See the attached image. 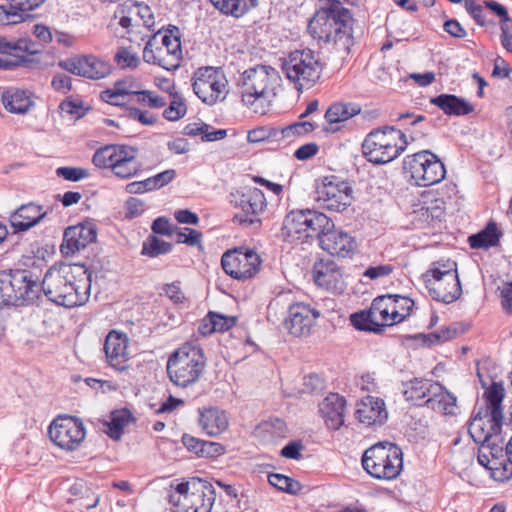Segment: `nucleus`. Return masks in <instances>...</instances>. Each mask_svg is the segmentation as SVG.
Returning <instances> with one entry per match:
<instances>
[{
    "label": "nucleus",
    "instance_id": "nucleus-10",
    "mask_svg": "<svg viewBox=\"0 0 512 512\" xmlns=\"http://www.w3.org/2000/svg\"><path fill=\"white\" fill-rule=\"evenodd\" d=\"M281 236L288 243H308L320 239V212L314 209L291 210L286 214Z\"/></svg>",
    "mask_w": 512,
    "mask_h": 512
},
{
    "label": "nucleus",
    "instance_id": "nucleus-16",
    "mask_svg": "<svg viewBox=\"0 0 512 512\" xmlns=\"http://www.w3.org/2000/svg\"><path fill=\"white\" fill-rule=\"evenodd\" d=\"M231 203L240 208L233 217L234 222L245 225L260 224L257 217L266 208L264 193L258 188H248L246 191H236L231 194Z\"/></svg>",
    "mask_w": 512,
    "mask_h": 512
},
{
    "label": "nucleus",
    "instance_id": "nucleus-61",
    "mask_svg": "<svg viewBox=\"0 0 512 512\" xmlns=\"http://www.w3.org/2000/svg\"><path fill=\"white\" fill-rule=\"evenodd\" d=\"M393 272V267L391 265H379V266H370L368 267L363 276L368 277L370 279H377L381 277H385L390 275Z\"/></svg>",
    "mask_w": 512,
    "mask_h": 512
},
{
    "label": "nucleus",
    "instance_id": "nucleus-2",
    "mask_svg": "<svg viewBox=\"0 0 512 512\" xmlns=\"http://www.w3.org/2000/svg\"><path fill=\"white\" fill-rule=\"evenodd\" d=\"M238 86L243 105L253 113L264 115L276 99L281 77L271 66L256 65L241 74Z\"/></svg>",
    "mask_w": 512,
    "mask_h": 512
},
{
    "label": "nucleus",
    "instance_id": "nucleus-36",
    "mask_svg": "<svg viewBox=\"0 0 512 512\" xmlns=\"http://www.w3.org/2000/svg\"><path fill=\"white\" fill-rule=\"evenodd\" d=\"M433 384L432 380L414 378L404 383L403 395L407 401L415 405H422L421 402L425 404V400L430 396Z\"/></svg>",
    "mask_w": 512,
    "mask_h": 512
},
{
    "label": "nucleus",
    "instance_id": "nucleus-25",
    "mask_svg": "<svg viewBox=\"0 0 512 512\" xmlns=\"http://www.w3.org/2000/svg\"><path fill=\"white\" fill-rule=\"evenodd\" d=\"M356 419L366 427L382 426L388 419V412L383 399L366 396L356 404Z\"/></svg>",
    "mask_w": 512,
    "mask_h": 512
},
{
    "label": "nucleus",
    "instance_id": "nucleus-49",
    "mask_svg": "<svg viewBox=\"0 0 512 512\" xmlns=\"http://www.w3.org/2000/svg\"><path fill=\"white\" fill-rule=\"evenodd\" d=\"M256 6L257 0H231L229 9L227 10L226 14L239 17Z\"/></svg>",
    "mask_w": 512,
    "mask_h": 512
},
{
    "label": "nucleus",
    "instance_id": "nucleus-58",
    "mask_svg": "<svg viewBox=\"0 0 512 512\" xmlns=\"http://www.w3.org/2000/svg\"><path fill=\"white\" fill-rule=\"evenodd\" d=\"M393 304L392 308L395 307V310H399L404 313L405 318L410 315L412 308L414 306V302L412 299L400 295H392Z\"/></svg>",
    "mask_w": 512,
    "mask_h": 512
},
{
    "label": "nucleus",
    "instance_id": "nucleus-26",
    "mask_svg": "<svg viewBox=\"0 0 512 512\" xmlns=\"http://www.w3.org/2000/svg\"><path fill=\"white\" fill-rule=\"evenodd\" d=\"M346 399L339 393H329L322 400V420L330 431H336L344 424Z\"/></svg>",
    "mask_w": 512,
    "mask_h": 512
},
{
    "label": "nucleus",
    "instance_id": "nucleus-52",
    "mask_svg": "<svg viewBox=\"0 0 512 512\" xmlns=\"http://www.w3.org/2000/svg\"><path fill=\"white\" fill-rule=\"evenodd\" d=\"M211 319L214 321L216 332H224L233 327L237 318L211 312Z\"/></svg>",
    "mask_w": 512,
    "mask_h": 512
},
{
    "label": "nucleus",
    "instance_id": "nucleus-59",
    "mask_svg": "<svg viewBox=\"0 0 512 512\" xmlns=\"http://www.w3.org/2000/svg\"><path fill=\"white\" fill-rule=\"evenodd\" d=\"M319 151V146L316 143H307L300 146L295 152L294 157L297 160L305 161L315 156Z\"/></svg>",
    "mask_w": 512,
    "mask_h": 512
},
{
    "label": "nucleus",
    "instance_id": "nucleus-45",
    "mask_svg": "<svg viewBox=\"0 0 512 512\" xmlns=\"http://www.w3.org/2000/svg\"><path fill=\"white\" fill-rule=\"evenodd\" d=\"M268 482L280 491L296 494L300 490L298 481L279 473L268 475Z\"/></svg>",
    "mask_w": 512,
    "mask_h": 512
},
{
    "label": "nucleus",
    "instance_id": "nucleus-31",
    "mask_svg": "<svg viewBox=\"0 0 512 512\" xmlns=\"http://www.w3.org/2000/svg\"><path fill=\"white\" fill-rule=\"evenodd\" d=\"M503 442L504 439L499 436L498 439H493L487 443L493 459V473H491V476L498 481L509 480L512 477V464L508 461V457L505 458Z\"/></svg>",
    "mask_w": 512,
    "mask_h": 512
},
{
    "label": "nucleus",
    "instance_id": "nucleus-5",
    "mask_svg": "<svg viewBox=\"0 0 512 512\" xmlns=\"http://www.w3.org/2000/svg\"><path fill=\"white\" fill-rule=\"evenodd\" d=\"M205 367L203 350L191 344H184L170 355L166 369L173 384L187 387L201 378Z\"/></svg>",
    "mask_w": 512,
    "mask_h": 512
},
{
    "label": "nucleus",
    "instance_id": "nucleus-30",
    "mask_svg": "<svg viewBox=\"0 0 512 512\" xmlns=\"http://www.w3.org/2000/svg\"><path fill=\"white\" fill-rule=\"evenodd\" d=\"M430 396L425 400V405L435 412L443 415H453L456 410V397L447 391L441 384L434 382L431 386Z\"/></svg>",
    "mask_w": 512,
    "mask_h": 512
},
{
    "label": "nucleus",
    "instance_id": "nucleus-56",
    "mask_svg": "<svg viewBox=\"0 0 512 512\" xmlns=\"http://www.w3.org/2000/svg\"><path fill=\"white\" fill-rule=\"evenodd\" d=\"M179 242L186 243L190 246H197L201 244L202 234L194 229L184 228L183 232L179 233Z\"/></svg>",
    "mask_w": 512,
    "mask_h": 512
},
{
    "label": "nucleus",
    "instance_id": "nucleus-42",
    "mask_svg": "<svg viewBox=\"0 0 512 512\" xmlns=\"http://www.w3.org/2000/svg\"><path fill=\"white\" fill-rule=\"evenodd\" d=\"M172 250V244L168 243L156 236H149L142 246L141 253L149 257H158L167 254Z\"/></svg>",
    "mask_w": 512,
    "mask_h": 512
},
{
    "label": "nucleus",
    "instance_id": "nucleus-1",
    "mask_svg": "<svg viewBox=\"0 0 512 512\" xmlns=\"http://www.w3.org/2000/svg\"><path fill=\"white\" fill-rule=\"evenodd\" d=\"M91 289V273L83 265L51 267L39 277L27 269L0 271V302L4 305H28L45 296L57 305L76 307L84 304Z\"/></svg>",
    "mask_w": 512,
    "mask_h": 512
},
{
    "label": "nucleus",
    "instance_id": "nucleus-4",
    "mask_svg": "<svg viewBox=\"0 0 512 512\" xmlns=\"http://www.w3.org/2000/svg\"><path fill=\"white\" fill-rule=\"evenodd\" d=\"M361 461L364 470L373 478L393 480L403 469V452L398 445L382 441L366 449Z\"/></svg>",
    "mask_w": 512,
    "mask_h": 512
},
{
    "label": "nucleus",
    "instance_id": "nucleus-47",
    "mask_svg": "<svg viewBox=\"0 0 512 512\" xmlns=\"http://www.w3.org/2000/svg\"><path fill=\"white\" fill-rule=\"evenodd\" d=\"M123 116L128 120L137 121L145 126H151L157 122V116L136 107H128Z\"/></svg>",
    "mask_w": 512,
    "mask_h": 512
},
{
    "label": "nucleus",
    "instance_id": "nucleus-22",
    "mask_svg": "<svg viewBox=\"0 0 512 512\" xmlns=\"http://www.w3.org/2000/svg\"><path fill=\"white\" fill-rule=\"evenodd\" d=\"M129 339L126 334L117 331L108 333L104 343V351L108 364L115 370L123 372L129 367Z\"/></svg>",
    "mask_w": 512,
    "mask_h": 512
},
{
    "label": "nucleus",
    "instance_id": "nucleus-15",
    "mask_svg": "<svg viewBox=\"0 0 512 512\" xmlns=\"http://www.w3.org/2000/svg\"><path fill=\"white\" fill-rule=\"evenodd\" d=\"M262 260L258 253L245 248L226 251L221 258L225 273L237 280L252 278L260 270Z\"/></svg>",
    "mask_w": 512,
    "mask_h": 512
},
{
    "label": "nucleus",
    "instance_id": "nucleus-54",
    "mask_svg": "<svg viewBox=\"0 0 512 512\" xmlns=\"http://www.w3.org/2000/svg\"><path fill=\"white\" fill-rule=\"evenodd\" d=\"M116 93L120 94L122 97L126 95H136V92L139 90L137 83H135L132 79H123L117 81L113 87Z\"/></svg>",
    "mask_w": 512,
    "mask_h": 512
},
{
    "label": "nucleus",
    "instance_id": "nucleus-18",
    "mask_svg": "<svg viewBox=\"0 0 512 512\" xmlns=\"http://www.w3.org/2000/svg\"><path fill=\"white\" fill-rule=\"evenodd\" d=\"M353 190L348 182L335 176L322 179V209L343 211L351 205Z\"/></svg>",
    "mask_w": 512,
    "mask_h": 512
},
{
    "label": "nucleus",
    "instance_id": "nucleus-8",
    "mask_svg": "<svg viewBox=\"0 0 512 512\" xmlns=\"http://www.w3.org/2000/svg\"><path fill=\"white\" fill-rule=\"evenodd\" d=\"M403 173L414 185L429 187L445 178L446 169L436 154L423 150L404 158Z\"/></svg>",
    "mask_w": 512,
    "mask_h": 512
},
{
    "label": "nucleus",
    "instance_id": "nucleus-17",
    "mask_svg": "<svg viewBox=\"0 0 512 512\" xmlns=\"http://www.w3.org/2000/svg\"><path fill=\"white\" fill-rule=\"evenodd\" d=\"M320 316L316 308L309 304L294 303L289 306L284 320L285 329L295 337H308L316 329L317 319Z\"/></svg>",
    "mask_w": 512,
    "mask_h": 512
},
{
    "label": "nucleus",
    "instance_id": "nucleus-35",
    "mask_svg": "<svg viewBox=\"0 0 512 512\" xmlns=\"http://www.w3.org/2000/svg\"><path fill=\"white\" fill-rule=\"evenodd\" d=\"M502 232L494 221L488 222L480 232L469 236L468 243L473 249H488L499 244Z\"/></svg>",
    "mask_w": 512,
    "mask_h": 512
},
{
    "label": "nucleus",
    "instance_id": "nucleus-29",
    "mask_svg": "<svg viewBox=\"0 0 512 512\" xmlns=\"http://www.w3.org/2000/svg\"><path fill=\"white\" fill-rule=\"evenodd\" d=\"M199 425L205 434L216 437L227 430L229 420L225 411L210 407L200 412Z\"/></svg>",
    "mask_w": 512,
    "mask_h": 512
},
{
    "label": "nucleus",
    "instance_id": "nucleus-50",
    "mask_svg": "<svg viewBox=\"0 0 512 512\" xmlns=\"http://www.w3.org/2000/svg\"><path fill=\"white\" fill-rule=\"evenodd\" d=\"M56 175L68 181H79L87 176L86 170L75 167H59L56 169Z\"/></svg>",
    "mask_w": 512,
    "mask_h": 512
},
{
    "label": "nucleus",
    "instance_id": "nucleus-40",
    "mask_svg": "<svg viewBox=\"0 0 512 512\" xmlns=\"http://www.w3.org/2000/svg\"><path fill=\"white\" fill-rule=\"evenodd\" d=\"M132 420V414L126 409L117 410L112 413L111 420L107 424L106 433L114 440H119L123 434L124 428L129 425Z\"/></svg>",
    "mask_w": 512,
    "mask_h": 512
},
{
    "label": "nucleus",
    "instance_id": "nucleus-28",
    "mask_svg": "<svg viewBox=\"0 0 512 512\" xmlns=\"http://www.w3.org/2000/svg\"><path fill=\"white\" fill-rule=\"evenodd\" d=\"M8 5H0V24L15 25L27 19L28 12L38 8L45 0H6Z\"/></svg>",
    "mask_w": 512,
    "mask_h": 512
},
{
    "label": "nucleus",
    "instance_id": "nucleus-23",
    "mask_svg": "<svg viewBox=\"0 0 512 512\" xmlns=\"http://www.w3.org/2000/svg\"><path fill=\"white\" fill-rule=\"evenodd\" d=\"M504 417L492 419V414L487 411H479L471 420L468 432L475 443H488L501 436Z\"/></svg>",
    "mask_w": 512,
    "mask_h": 512
},
{
    "label": "nucleus",
    "instance_id": "nucleus-12",
    "mask_svg": "<svg viewBox=\"0 0 512 512\" xmlns=\"http://www.w3.org/2000/svg\"><path fill=\"white\" fill-rule=\"evenodd\" d=\"M195 95L206 105L223 102L228 93V80L221 68L205 66L198 68L192 77Z\"/></svg>",
    "mask_w": 512,
    "mask_h": 512
},
{
    "label": "nucleus",
    "instance_id": "nucleus-53",
    "mask_svg": "<svg viewBox=\"0 0 512 512\" xmlns=\"http://www.w3.org/2000/svg\"><path fill=\"white\" fill-rule=\"evenodd\" d=\"M176 177V171L174 169H168L155 176L150 177L152 188L154 190L160 189L165 185L169 184Z\"/></svg>",
    "mask_w": 512,
    "mask_h": 512
},
{
    "label": "nucleus",
    "instance_id": "nucleus-9",
    "mask_svg": "<svg viewBox=\"0 0 512 512\" xmlns=\"http://www.w3.org/2000/svg\"><path fill=\"white\" fill-rule=\"evenodd\" d=\"M425 284L429 295L438 302L450 304L460 298L462 294L455 262L437 265L426 272Z\"/></svg>",
    "mask_w": 512,
    "mask_h": 512
},
{
    "label": "nucleus",
    "instance_id": "nucleus-21",
    "mask_svg": "<svg viewBox=\"0 0 512 512\" xmlns=\"http://www.w3.org/2000/svg\"><path fill=\"white\" fill-rule=\"evenodd\" d=\"M97 231L94 223L86 221L65 229L61 252L69 255L84 249L96 240Z\"/></svg>",
    "mask_w": 512,
    "mask_h": 512
},
{
    "label": "nucleus",
    "instance_id": "nucleus-41",
    "mask_svg": "<svg viewBox=\"0 0 512 512\" xmlns=\"http://www.w3.org/2000/svg\"><path fill=\"white\" fill-rule=\"evenodd\" d=\"M184 132L189 136H201L203 141L213 142L217 140H221L226 137L227 131L225 129H218L210 131V126L205 123L197 124H188L184 128Z\"/></svg>",
    "mask_w": 512,
    "mask_h": 512
},
{
    "label": "nucleus",
    "instance_id": "nucleus-60",
    "mask_svg": "<svg viewBox=\"0 0 512 512\" xmlns=\"http://www.w3.org/2000/svg\"><path fill=\"white\" fill-rule=\"evenodd\" d=\"M163 291L174 303H181L185 299L184 293L181 290L180 282H173L165 284Z\"/></svg>",
    "mask_w": 512,
    "mask_h": 512
},
{
    "label": "nucleus",
    "instance_id": "nucleus-3",
    "mask_svg": "<svg viewBox=\"0 0 512 512\" xmlns=\"http://www.w3.org/2000/svg\"><path fill=\"white\" fill-rule=\"evenodd\" d=\"M408 141L404 132L394 126H382L371 130L362 143L363 156L371 163L382 165L401 155Z\"/></svg>",
    "mask_w": 512,
    "mask_h": 512
},
{
    "label": "nucleus",
    "instance_id": "nucleus-6",
    "mask_svg": "<svg viewBox=\"0 0 512 512\" xmlns=\"http://www.w3.org/2000/svg\"><path fill=\"white\" fill-rule=\"evenodd\" d=\"M215 501L213 486L206 480L191 478L177 485L169 495L174 512H210Z\"/></svg>",
    "mask_w": 512,
    "mask_h": 512
},
{
    "label": "nucleus",
    "instance_id": "nucleus-64",
    "mask_svg": "<svg viewBox=\"0 0 512 512\" xmlns=\"http://www.w3.org/2000/svg\"><path fill=\"white\" fill-rule=\"evenodd\" d=\"M302 448L303 446L300 442L293 441L281 449L280 455L284 458L298 460L301 457Z\"/></svg>",
    "mask_w": 512,
    "mask_h": 512
},
{
    "label": "nucleus",
    "instance_id": "nucleus-34",
    "mask_svg": "<svg viewBox=\"0 0 512 512\" xmlns=\"http://www.w3.org/2000/svg\"><path fill=\"white\" fill-rule=\"evenodd\" d=\"M4 108L14 114H25L33 106L30 95L23 90L9 88L2 93Z\"/></svg>",
    "mask_w": 512,
    "mask_h": 512
},
{
    "label": "nucleus",
    "instance_id": "nucleus-24",
    "mask_svg": "<svg viewBox=\"0 0 512 512\" xmlns=\"http://www.w3.org/2000/svg\"><path fill=\"white\" fill-rule=\"evenodd\" d=\"M137 149L127 145H107L93 155V163L99 168L113 169L116 165H125L135 161Z\"/></svg>",
    "mask_w": 512,
    "mask_h": 512
},
{
    "label": "nucleus",
    "instance_id": "nucleus-11",
    "mask_svg": "<svg viewBox=\"0 0 512 512\" xmlns=\"http://www.w3.org/2000/svg\"><path fill=\"white\" fill-rule=\"evenodd\" d=\"M182 59L180 38L170 31L161 35L154 34L146 43L143 50V60L146 63L159 65L166 70H175Z\"/></svg>",
    "mask_w": 512,
    "mask_h": 512
},
{
    "label": "nucleus",
    "instance_id": "nucleus-20",
    "mask_svg": "<svg viewBox=\"0 0 512 512\" xmlns=\"http://www.w3.org/2000/svg\"><path fill=\"white\" fill-rule=\"evenodd\" d=\"M59 66L78 76L89 79H101L109 75L110 65L92 55L71 57L59 62Z\"/></svg>",
    "mask_w": 512,
    "mask_h": 512
},
{
    "label": "nucleus",
    "instance_id": "nucleus-63",
    "mask_svg": "<svg viewBox=\"0 0 512 512\" xmlns=\"http://www.w3.org/2000/svg\"><path fill=\"white\" fill-rule=\"evenodd\" d=\"M223 453L224 447L221 444L203 440V447L202 450H200V457H215L222 455Z\"/></svg>",
    "mask_w": 512,
    "mask_h": 512
},
{
    "label": "nucleus",
    "instance_id": "nucleus-13",
    "mask_svg": "<svg viewBox=\"0 0 512 512\" xmlns=\"http://www.w3.org/2000/svg\"><path fill=\"white\" fill-rule=\"evenodd\" d=\"M319 60L310 49L291 52L283 60L282 70L287 78L295 84L298 91L312 86L319 78Z\"/></svg>",
    "mask_w": 512,
    "mask_h": 512
},
{
    "label": "nucleus",
    "instance_id": "nucleus-51",
    "mask_svg": "<svg viewBox=\"0 0 512 512\" xmlns=\"http://www.w3.org/2000/svg\"><path fill=\"white\" fill-rule=\"evenodd\" d=\"M457 336V330L452 327H445L439 331L430 333L427 338L430 344H439L454 339Z\"/></svg>",
    "mask_w": 512,
    "mask_h": 512
},
{
    "label": "nucleus",
    "instance_id": "nucleus-44",
    "mask_svg": "<svg viewBox=\"0 0 512 512\" xmlns=\"http://www.w3.org/2000/svg\"><path fill=\"white\" fill-rule=\"evenodd\" d=\"M173 96L169 106L163 111V117L168 121H178L183 118L187 112V106L184 99L178 93L170 92Z\"/></svg>",
    "mask_w": 512,
    "mask_h": 512
},
{
    "label": "nucleus",
    "instance_id": "nucleus-43",
    "mask_svg": "<svg viewBox=\"0 0 512 512\" xmlns=\"http://www.w3.org/2000/svg\"><path fill=\"white\" fill-rule=\"evenodd\" d=\"M21 51L29 54L37 53L34 43L28 39H19L16 42H9L5 38L0 37V54H13Z\"/></svg>",
    "mask_w": 512,
    "mask_h": 512
},
{
    "label": "nucleus",
    "instance_id": "nucleus-57",
    "mask_svg": "<svg viewBox=\"0 0 512 512\" xmlns=\"http://www.w3.org/2000/svg\"><path fill=\"white\" fill-rule=\"evenodd\" d=\"M465 8L477 24L485 25L484 9L481 5L476 4L474 0H465Z\"/></svg>",
    "mask_w": 512,
    "mask_h": 512
},
{
    "label": "nucleus",
    "instance_id": "nucleus-55",
    "mask_svg": "<svg viewBox=\"0 0 512 512\" xmlns=\"http://www.w3.org/2000/svg\"><path fill=\"white\" fill-rule=\"evenodd\" d=\"M111 170L117 177L130 178L138 173L140 165L135 160L125 165H116V167Z\"/></svg>",
    "mask_w": 512,
    "mask_h": 512
},
{
    "label": "nucleus",
    "instance_id": "nucleus-14",
    "mask_svg": "<svg viewBox=\"0 0 512 512\" xmlns=\"http://www.w3.org/2000/svg\"><path fill=\"white\" fill-rule=\"evenodd\" d=\"M48 436L54 445L71 452L81 446L86 437V430L81 419L58 416L49 425Z\"/></svg>",
    "mask_w": 512,
    "mask_h": 512
},
{
    "label": "nucleus",
    "instance_id": "nucleus-27",
    "mask_svg": "<svg viewBox=\"0 0 512 512\" xmlns=\"http://www.w3.org/2000/svg\"><path fill=\"white\" fill-rule=\"evenodd\" d=\"M47 212L35 203L21 205L9 216V223L15 233L27 231L37 225Z\"/></svg>",
    "mask_w": 512,
    "mask_h": 512
},
{
    "label": "nucleus",
    "instance_id": "nucleus-37",
    "mask_svg": "<svg viewBox=\"0 0 512 512\" xmlns=\"http://www.w3.org/2000/svg\"><path fill=\"white\" fill-rule=\"evenodd\" d=\"M322 289L331 293H342L345 289L342 273L333 261L324 263L322 259Z\"/></svg>",
    "mask_w": 512,
    "mask_h": 512
},
{
    "label": "nucleus",
    "instance_id": "nucleus-7",
    "mask_svg": "<svg viewBox=\"0 0 512 512\" xmlns=\"http://www.w3.org/2000/svg\"><path fill=\"white\" fill-rule=\"evenodd\" d=\"M392 295H382L376 297L369 308L360 312L353 313L350 316L352 325L361 331L381 333L384 327L400 323L405 319L404 313L392 309Z\"/></svg>",
    "mask_w": 512,
    "mask_h": 512
},
{
    "label": "nucleus",
    "instance_id": "nucleus-39",
    "mask_svg": "<svg viewBox=\"0 0 512 512\" xmlns=\"http://www.w3.org/2000/svg\"><path fill=\"white\" fill-rule=\"evenodd\" d=\"M487 408L484 411L492 414V419L496 420L497 417H503L502 402L505 395V390L501 383L493 382L492 385L485 392Z\"/></svg>",
    "mask_w": 512,
    "mask_h": 512
},
{
    "label": "nucleus",
    "instance_id": "nucleus-46",
    "mask_svg": "<svg viewBox=\"0 0 512 512\" xmlns=\"http://www.w3.org/2000/svg\"><path fill=\"white\" fill-rule=\"evenodd\" d=\"M137 102L142 106L159 109L166 105L167 101L164 97L159 96L151 90H138L136 92Z\"/></svg>",
    "mask_w": 512,
    "mask_h": 512
},
{
    "label": "nucleus",
    "instance_id": "nucleus-33",
    "mask_svg": "<svg viewBox=\"0 0 512 512\" xmlns=\"http://www.w3.org/2000/svg\"><path fill=\"white\" fill-rule=\"evenodd\" d=\"M359 112L360 107L358 105L335 103L327 109L324 115L326 126L323 130L328 133H335L341 129V123L357 115Z\"/></svg>",
    "mask_w": 512,
    "mask_h": 512
},
{
    "label": "nucleus",
    "instance_id": "nucleus-48",
    "mask_svg": "<svg viewBox=\"0 0 512 512\" xmlns=\"http://www.w3.org/2000/svg\"><path fill=\"white\" fill-rule=\"evenodd\" d=\"M115 60L119 66L122 68H136L140 64L139 57L131 52L127 48H119L115 55Z\"/></svg>",
    "mask_w": 512,
    "mask_h": 512
},
{
    "label": "nucleus",
    "instance_id": "nucleus-38",
    "mask_svg": "<svg viewBox=\"0 0 512 512\" xmlns=\"http://www.w3.org/2000/svg\"><path fill=\"white\" fill-rule=\"evenodd\" d=\"M318 127L317 122H312L304 118H298L291 124H288L281 128V136L283 139L294 140L296 138H303L314 132Z\"/></svg>",
    "mask_w": 512,
    "mask_h": 512
},
{
    "label": "nucleus",
    "instance_id": "nucleus-32",
    "mask_svg": "<svg viewBox=\"0 0 512 512\" xmlns=\"http://www.w3.org/2000/svg\"><path fill=\"white\" fill-rule=\"evenodd\" d=\"M430 103L448 116H465L474 111V106L470 102L454 94H440L432 97Z\"/></svg>",
    "mask_w": 512,
    "mask_h": 512
},
{
    "label": "nucleus",
    "instance_id": "nucleus-19",
    "mask_svg": "<svg viewBox=\"0 0 512 512\" xmlns=\"http://www.w3.org/2000/svg\"><path fill=\"white\" fill-rule=\"evenodd\" d=\"M354 240L347 233L335 230L334 223L322 213V250L332 256L345 258L354 250Z\"/></svg>",
    "mask_w": 512,
    "mask_h": 512
},
{
    "label": "nucleus",
    "instance_id": "nucleus-62",
    "mask_svg": "<svg viewBox=\"0 0 512 512\" xmlns=\"http://www.w3.org/2000/svg\"><path fill=\"white\" fill-rule=\"evenodd\" d=\"M125 190L129 194H142L145 192L153 191L154 189L152 188L151 179L149 177L142 181H135V182L128 183L126 185Z\"/></svg>",
    "mask_w": 512,
    "mask_h": 512
}]
</instances>
